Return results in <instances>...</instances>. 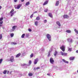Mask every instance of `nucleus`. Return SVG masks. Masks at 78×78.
<instances>
[{
    "mask_svg": "<svg viewBox=\"0 0 78 78\" xmlns=\"http://www.w3.org/2000/svg\"><path fill=\"white\" fill-rule=\"evenodd\" d=\"M50 63L51 64H54V62H55L54 60H53V58H51L50 59Z\"/></svg>",
    "mask_w": 78,
    "mask_h": 78,
    "instance_id": "f257e3e1",
    "label": "nucleus"
},
{
    "mask_svg": "<svg viewBox=\"0 0 78 78\" xmlns=\"http://www.w3.org/2000/svg\"><path fill=\"white\" fill-rule=\"evenodd\" d=\"M47 37L50 41H51V36L49 34H48L47 35Z\"/></svg>",
    "mask_w": 78,
    "mask_h": 78,
    "instance_id": "f03ea898",
    "label": "nucleus"
},
{
    "mask_svg": "<svg viewBox=\"0 0 78 78\" xmlns=\"http://www.w3.org/2000/svg\"><path fill=\"white\" fill-rule=\"evenodd\" d=\"M21 6H22V4H19L17 6V7L15 6V9H20Z\"/></svg>",
    "mask_w": 78,
    "mask_h": 78,
    "instance_id": "7ed1b4c3",
    "label": "nucleus"
},
{
    "mask_svg": "<svg viewBox=\"0 0 78 78\" xmlns=\"http://www.w3.org/2000/svg\"><path fill=\"white\" fill-rule=\"evenodd\" d=\"M14 58L13 56H11L10 57V61L11 62H13L14 60Z\"/></svg>",
    "mask_w": 78,
    "mask_h": 78,
    "instance_id": "20e7f679",
    "label": "nucleus"
},
{
    "mask_svg": "<svg viewBox=\"0 0 78 78\" xmlns=\"http://www.w3.org/2000/svg\"><path fill=\"white\" fill-rule=\"evenodd\" d=\"M60 48L63 51H65V47L64 46H62L61 47H60Z\"/></svg>",
    "mask_w": 78,
    "mask_h": 78,
    "instance_id": "39448f33",
    "label": "nucleus"
},
{
    "mask_svg": "<svg viewBox=\"0 0 78 78\" xmlns=\"http://www.w3.org/2000/svg\"><path fill=\"white\" fill-rule=\"evenodd\" d=\"M63 17L64 19H68L69 17V16L67 15H64L63 16Z\"/></svg>",
    "mask_w": 78,
    "mask_h": 78,
    "instance_id": "423d86ee",
    "label": "nucleus"
},
{
    "mask_svg": "<svg viewBox=\"0 0 78 78\" xmlns=\"http://www.w3.org/2000/svg\"><path fill=\"white\" fill-rule=\"evenodd\" d=\"M61 55L62 56H66L67 55V53H63V52H61Z\"/></svg>",
    "mask_w": 78,
    "mask_h": 78,
    "instance_id": "0eeeda50",
    "label": "nucleus"
},
{
    "mask_svg": "<svg viewBox=\"0 0 78 78\" xmlns=\"http://www.w3.org/2000/svg\"><path fill=\"white\" fill-rule=\"evenodd\" d=\"M16 28H17V26H14L12 27V31H14V30H15V29H16Z\"/></svg>",
    "mask_w": 78,
    "mask_h": 78,
    "instance_id": "6e6552de",
    "label": "nucleus"
},
{
    "mask_svg": "<svg viewBox=\"0 0 78 78\" xmlns=\"http://www.w3.org/2000/svg\"><path fill=\"white\" fill-rule=\"evenodd\" d=\"M38 62V58H37L35 60V61L34 62V64H37V62Z\"/></svg>",
    "mask_w": 78,
    "mask_h": 78,
    "instance_id": "1a4fd4ad",
    "label": "nucleus"
},
{
    "mask_svg": "<svg viewBox=\"0 0 78 78\" xmlns=\"http://www.w3.org/2000/svg\"><path fill=\"white\" fill-rule=\"evenodd\" d=\"M56 24L58 25V26H59V27H61V24L59 22L57 21L56 23Z\"/></svg>",
    "mask_w": 78,
    "mask_h": 78,
    "instance_id": "9d476101",
    "label": "nucleus"
},
{
    "mask_svg": "<svg viewBox=\"0 0 78 78\" xmlns=\"http://www.w3.org/2000/svg\"><path fill=\"white\" fill-rule=\"evenodd\" d=\"M48 15L50 17H51V18H53V15H52V14L50 13H49Z\"/></svg>",
    "mask_w": 78,
    "mask_h": 78,
    "instance_id": "9b49d317",
    "label": "nucleus"
},
{
    "mask_svg": "<svg viewBox=\"0 0 78 78\" xmlns=\"http://www.w3.org/2000/svg\"><path fill=\"white\" fill-rule=\"evenodd\" d=\"M75 59V57H71L69 59L71 61L74 60Z\"/></svg>",
    "mask_w": 78,
    "mask_h": 78,
    "instance_id": "f8f14e48",
    "label": "nucleus"
},
{
    "mask_svg": "<svg viewBox=\"0 0 78 78\" xmlns=\"http://www.w3.org/2000/svg\"><path fill=\"white\" fill-rule=\"evenodd\" d=\"M48 3V1H45L44 3L43 4V6H44V5H47Z\"/></svg>",
    "mask_w": 78,
    "mask_h": 78,
    "instance_id": "ddd939ff",
    "label": "nucleus"
},
{
    "mask_svg": "<svg viewBox=\"0 0 78 78\" xmlns=\"http://www.w3.org/2000/svg\"><path fill=\"white\" fill-rule=\"evenodd\" d=\"M20 55H21V53H19V54H17L16 55V58H19V57L20 56Z\"/></svg>",
    "mask_w": 78,
    "mask_h": 78,
    "instance_id": "4468645a",
    "label": "nucleus"
},
{
    "mask_svg": "<svg viewBox=\"0 0 78 78\" xmlns=\"http://www.w3.org/2000/svg\"><path fill=\"white\" fill-rule=\"evenodd\" d=\"M59 1H57L55 3V6H58L59 5Z\"/></svg>",
    "mask_w": 78,
    "mask_h": 78,
    "instance_id": "2eb2a0df",
    "label": "nucleus"
},
{
    "mask_svg": "<svg viewBox=\"0 0 78 78\" xmlns=\"http://www.w3.org/2000/svg\"><path fill=\"white\" fill-rule=\"evenodd\" d=\"M66 32L68 33H71V31L70 30H67L66 31Z\"/></svg>",
    "mask_w": 78,
    "mask_h": 78,
    "instance_id": "dca6fc26",
    "label": "nucleus"
},
{
    "mask_svg": "<svg viewBox=\"0 0 78 78\" xmlns=\"http://www.w3.org/2000/svg\"><path fill=\"white\" fill-rule=\"evenodd\" d=\"M62 61H63L64 62H65L66 63H69V62L66 61V60H65V59H63Z\"/></svg>",
    "mask_w": 78,
    "mask_h": 78,
    "instance_id": "f3484780",
    "label": "nucleus"
},
{
    "mask_svg": "<svg viewBox=\"0 0 78 78\" xmlns=\"http://www.w3.org/2000/svg\"><path fill=\"white\" fill-rule=\"evenodd\" d=\"M30 5V2H27L25 4L26 6H28V5Z\"/></svg>",
    "mask_w": 78,
    "mask_h": 78,
    "instance_id": "a211bd4d",
    "label": "nucleus"
},
{
    "mask_svg": "<svg viewBox=\"0 0 78 78\" xmlns=\"http://www.w3.org/2000/svg\"><path fill=\"white\" fill-rule=\"evenodd\" d=\"M29 76H33V73H30L28 74Z\"/></svg>",
    "mask_w": 78,
    "mask_h": 78,
    "instance_id": "6ab92c4d",
    "label": "nucleus"
},
{
    "mask_svg": "<svg viewBox=\"0 0 78 78\" xmlns=\"http://www.w3.org/2000/svg\"><path fill=\"white\" fill-rule=\"evenodd\" d=\"M7 70H5L3 72V73L4 74H6V73H7Z\"/></svg>",
    "mask_w": 78,
    "mask_h": 78,
    "instance_id": "aec40b11",
    "label": "nucleus"
},
{
    "mask_svg": "<svg viewBox=\"0 0 78 78\" xmlns=\"http://www.w3.org/2000/svg\"><path fill=\"white\" fill-rule=\"evenodd\" d=\"M36 20H40V17L39 16H38L36 17Z\"/></svg>",
    "mask_w": 78,
    "mask_h": 78,
    "instance_id": "412c9836",
    "label": "nucleus"
},
{
    "mask_svg": "<svg viewBox=\"0 0 78 78\" xmlns=\"http://www.w3.org/2000/svg\"><path fill=\"white\" fill-rule=\"evenodd\" d=\"M25 34H23L21 36L22 38H24V37H25Z\"/></svg>",
    "mask_w": 78,
    "mask_h": 78,
    "instance_id": "4be33fe9",
    "label": "nucleus"
},
{
    "mask_svg": "<svg viewBox=\"0 0 78 78\" xmlns=\"http://www.w3.org/2000/svg\"><path fill=\"white\" fill-rule=\"evenodd\" d=\"M57 53H58V52H57V51H55V53H54V56H56V55H57Z\"/></svg>",
    "mask_w": 78,
    "mask_h": 78,
    "instance_id": "5701e85b",
    "label": "nucleus"
},
{
    "mask_svg": "<svg viewBox=\"0 0 78 78\" xmlns=\"http://www.w3.org/2000/svg\"><path fill=\"white\" fill-rule=\"evenodd\" d=\"M3 38V35H2V34H0V40L2 39Z\"/></svg>",
    "mask_w": 78,
    "mask_h": 78,
    "instance_id": "b1692460",
    "label": "nucleus"
},
{
    "mask_svg": "<svg viewBox=\"0 0 78 78\" xmlns=\"http://www.w3.org/2000/svg\"><path fill=\"white\" fill-rule=\"evenodd\" d=\"M38 23V22L37 21H36L35 22V24L36 26H37V24Z\"/></svg>",
    "mask_w": 78,
    "mask_h": 78,
    "instance_id": "393cba45",
    "label": "nucleus"
},
{
    "mask_svg": "<svg viewBox=\"0 0 78 78\" xmlns=\"http://www.w3.org/2000/svg\"><path fill=\"white\" fill-rule=\"evenodd\" d=\"M74 31L75 32V33H77V34H78V30H76V29H75L74 30Z\"/></svg>",
    "mask_w": 78,
    "mask_h": 78,
    "instance_id": "a878e982",
    "label": "nucleus"
},
{
    "mask_svg": "<svg viewBox=\"0 0 78 78\" xmlns=\"http://www.w3.org/2000/svg\"><path fill=\"white\" fill-rule=\"evenodd\" d=\"M10 36L12 37L13 36H14V34L13 33H12L10 34Z\"/></svg>",
    "mask_w": 78,
    "mask_h": 78,
    "instance_id": "bb28decb",
    "label": "nucleus"
},
{
    "mask_svg": "<svg viewBox=\"0 0 78 78\" xmlns=\"http://www.w3.org/2000/svg\"><path fill=\"white\" fill-rule=\"evenodd\" d=\"M2 61H3V59L1 58L0 59V64H2Z\"/></svg>",
    "mask_w": 78,
    "mask_h": 78,
    "instance_id": "cd10ccee",
    "label": "nucleus"
},
{
    "mask_svg": "<svg viewBox=\"0 0 78 78\" xmlns=\"http://www.w3.org/2000/svg\"><path fill=\"white\" fill-rule=\"evenodd\" d=\"M14 10L13 9H12L11 11H10V13H11L12 12H14Z\"/></svg>",
    "mask_w": 78,
    "mask_h": 78,
    "instance_id": "c85d7f7f",
    "label": "nucleus"
},
{
    "mask_svg": "<svg viewBox=\"0 0 78 78\" xmlns=\"http://www.w3.org/2000/svg\"><path fill=\"white\" fill-rule=\"evenodd\" d=\"M3 20V18L2 17L0 19V22H1V21H2Z\"/></svg>",
    "mask_w": 78,
    "mask_h": 78,
    "instance_id": "c756f323",
    "label": "nucleus"
},
{
    "mask_svg": "<svg viewBox=\"0 0 78 78\" xmlns=\"http://www.w3.org/2000/svg\"><path fill=\"white\" fill-rule=\"evenodd\" d=\"M72 48H69L68 49L69 51H72Z\"/></svg>",
    "mask_w": 78,
    "mask_h": 78,
    "instance_id": "7c9ffc66",
    "label": "nucleus"
},
{
    "mask_svg": "<svg viewBox=\"0 0 78 78\" xmlns=\"http://www.w3.org/2000/svg\"><path fill=\"white\" fill-rule=\"evenodd\" d=\"M33 56V54L32 53L30 55V58H32Z\"/></svg>",
    "mask_w": 78,
    "mask_h": 78,
    "instance_id": "2f4dec72",
    "label": "nucleus"
},
{
    "mask_svg": "<svg viewBox=\"0 0 78 78\" xmlns=\"http://www.w3.org/2000/svg\"><path fill=\"white\" fill-rule=\"evenodd\" d=\"M44 12H47V11H48V9H46L45 10H44Z\"/></svg>",
    "mask_w": 78,
    "mask_h": 78,
    "instance_id": "473e14b6",
    "label": "nucleus"
},
{
    "mask_svg": "<svg viewBox=\"0 0 78 78\" xmlns=\"http://www.w3.org/2000/svg\"><path fill=\"white\" fill-rule=\"evenodd\" d=\"M11 15L10 16H11V17H12V16H13L14 15V13H11Z\"/></svg>",
    "mask_w": 78,
    "mask_h": 78,
    "instance_id": "72a5a7b5",
    "label": "nucleus"
},
{
    "mask_svg": "<svg viewBox=\"0 0 78 78\" xmlns=\"http://www.w3.org/2000/svg\"><path fill=\"white\" fill-rule=\"evenodd\" d=\"M12 44H14V45H16V44H17V43L14 42H12Z\"/></svg>",
    "mask_w": 78,
    "mask_h": 78,
    "instance_id": "f704fd0d",
    "label": "nucleus"
},
{
    "mask_svg": "<svg viewBox=\"0 0 78 78\" xmlns=\"http://www.w3.org/2000/svg\"><path fill=\"white\" fill-rule=\"evenodd\" d=\"M3 21H2L0 22V24L1 25H2V24H3Z\"/></svg>",
    "mask_w": 78,
    "mask_h": 78,
    "instance_id": "c9c22d12",
    "label": "nucleus"
},
{
    "mask_svg": "<svg viewBox=\"0 0 78 78\" xmlns=\"http://www.w3.org/2000/svg\"><path fill=\"white\" fill-rule=\"evenodd\" d=\"M33 15H34L33 14H32V15H31L30 16V18H32V17H33Z\"/></svg>",
    "mask_w": 78,
    "mask_h": 78,
    "instance_id": "e433bc0d",
    "label": "nucleus"
},
{
    "mask_svg": "<svg viewBox=\"0 0 78 78\" xmlns=\"http://www.w3.org/2000/svg\"><path fill=\"white\" fill-rule=\"evenodd\" d=\"M47 20H45L44 21V23H47Z\"/></svg>",
    "mask_w": 78,
    "mask_h": 78,
    "instance_id": "4c0bfd02",
    "label": "nucleus"
},
{
    "mask_svg": "<svg viewBox=\"0 0 78 78\" xmlns=\"http://www.w3.org/2000/svg\"><path fill=\"white\" fill-rule=\"evenodd\" d=\"M29 64H31V61L30 60V61H29Z\"/></svg>",
    "mask_w": 78,
    "mask_h": 78,
    "instance_id": "58836bf2",
    "label": "nucleus"
},
{
    "mask_svg": "<svg viewBox=\"0 0 78 78\" xmlns=\"http://www.w3.org/2000/svg\"><path fill=\"white\" fill-rule=\"evenodd\" d=\"M50 53H48V57H49V56H50Z\"/></svg>",
    "mask_w": 78,
    "mask_h": 78,
    "instance_id": "ea45409f",
    "label": "nucleus"
},
{
    "mask_svg": "<svg viewBox=\"0 0 78 78\" xmlns=\"http://www.w3.org/2000/svg\"><path fill=\"white\" fill-rule=\"evenodd\" d=\"M36 69L37 70V69H40V67H37V68H36Z\"/></svg>",
    "mask_w": 78,
    "mask_h": 78,
    "instance_id": "a19ab883",
    "label": "nucleus"
},
{
    "mask_svg": "<svg viewBox=\"0 0 78 78\" xmlns=\"http://www.w3.org/2000/svg\"><path fill=\"white\" fill-rule=\"evenodd\" d=\"M28 31H31V29H28Z\"/></svg>",
    "mask_w": 78,
    "mask_h": 78,
    "instance_id": "79ce46f5",
    "label": "nucleus"
},
{
    "mask_svg": "<svg viewBox=\"0 0 78 78\" xmlns=\"http://www.w3.org/2000/svg\"><path fill=\"white\" fill-rule=\"evenodd\" d=\"M29 36V34H27V35H26L27 37H28Z\"/></svg>",
    "mask_w": 78,
    "mask_h": 78,
    "instance_id": "37998d69",
    "label": "nucleus"
},
{
    "mask_svg": "<svg viewBox=\"0 0 78 78\" xmlns=\"http://www.w3.org/2000/svg\"><path fill=\"white\" fill-rule=\"evenodd\" d=\"M17 2V0H14V2Z\"/></svg>",
    "mask_w": 78,
    "mask_h": 78,
    "instance_id": "c03bdc74",
    "label": "nucleus"
},
{
    "mask_svg": "<svg viewBox=\"0 0 78 78\" xmlns=\"http://www.w3.org/2000/svg\"><path fill=\"white\" fill-rule=\"evenodd\" d=\"M24 0H21V2H24Z\"/></svg>",
    "mask_w": 78,
    "mask_h": 78,
    "instance_id": "a18cd8bd",
    "label": "nucleus"
},
{
    "mask_svg": "<svg viewBox=\"0 0 78 78\" xmlns=\"http://www.w3.org/2000/svg\"><path fill=\"white\" fill-rule=\"evenodd\" d=\"M47 75H48V76H50V74L48 73L47 74Z\"/></svg>",
    "mask_w": 78,
    "mask_h": 78,
    "instance_id": "49530a36",
    "label": "nucleus"
},
{
    "mask_svg": "<svg viewBox=\"0 0 78 78\" xmlns=\"http://www.w3.org/2000/svg\"><path fill=\"white\" fill-rule=\"evenodd\" d=\"M76 53H78V50L76 51Z\"/></svg>",
    "mask_w": 78,
    "mask_h": 78,
    "instance_id": "de8ad7c7",
    "label": "nucleus"
},
{
    "mask_svg": "<svg viewBox=\"0 0 78 78\" xmlns=\"http://www.w3.org/2000/svg\"><path fill=\"white\" fill-rule=\"evenodd\" d=\"M69 40H70V38H68V41H69Z\"/></svg>",
    "mask_w": 78,
    "mask_h": 78,
    "instance_id": "09e8293b",
    "label": "nucleus"
},
{
    "mask_svg": "<svg viewBox=\"0 0 78 78\" xmlns=\"http://www.w3.org/2000/svg\"><path fill=\"white\" fill-rule=\"evenodd\" d=\"M2 9V6H0V9Z\"/></svg>",
    "mask_w": 78,
    "mask_h": 78,
    "instance_id": "8fccbe9b",
    "label": "nucleus"
},
{
    "mask_svg": "<svg viewBox=\"0 0 78 78\" xmlns=\"http://www.w3.org/2000/svg\"><path fill=\"white\" fill-rule=\"evenodd\" d=\"M2 27V24L0 25V27Z\"/></svg>",
    "mask_w": 78,
    "mask_h": 78,
    "instance_id": "3c124183",
    "label": "nucleus"
},
{
    "mask_svg": "<svg viewBox=\"0 0 78 78\" xmlns=\"http://www.w3.org/2000/svg\"><path fill=\"white\" fill-rule=\"evenodd\" d=\"M9 73V71H7V74H8Z\"/></svg>",
    "mask_w": 78,
    "mask_h": 78,
    "instance_id": "603ef678",
    "label": "nucleus"
},
{
    "mask_svg": "<svg viewBox=\"0 0 78 78\" xmlns=\"http://www.w3.org/2000/svg\"><path fill=\"white\" fill-rule=\"evenodd\" d=\"M36 12H37V11H36L34 13H36Z\"/></svg>",
    "mask_w": 78,
    "mask_h": 78,
    "instance_id": "864d4df0",
    "label": "nucleus"
},
{
    "mask_svg": "<svg viewBox=\"0 0 78 78\" xmlns=\"http://www.w3.org/2000/svg\"><path fill=\"white\" fill-rule=\"evenodd\" d=\"M11 72H10V74H11Z\"/></svg>",
    "mask_w": 78,
    "mask_h": 78,
    "instance_id": "5fc2aeb1",
    "label": "nucleus"
},
{
    "mask_svg": "<svg viewBox=\"0 0 78 78\" xmlns=\"http://www.w3.org/2000/svg\"><path fill=\"white\" fill-rule=\"evenodd\" d=\"M0 50H1V49H0Z\"/></svg>",
    "mask_w": 78,
    "mask_h": 78,
    "instance_id": "6e6d98bb",
    "label": "nucleus"
}]
</instances>
